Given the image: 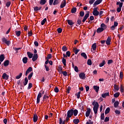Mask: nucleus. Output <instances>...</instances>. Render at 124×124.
Returning a JSON list of instances; mask_svg holds the SVG:
<instances>
[{
  "label": "nucleus",
  "mask_w": 124,
  "mask_h": 124,
  "mask_svg": "<svg viewBox=\"0 0 124 124\" xmlns=\"http://www.w3.org/2000/svg\"><path fill=\"white\" fill-rule=\"evenodd\" d=\"M80 94H81V92L80 91L78 93H76V95H77V98L78 99L80 98Z\"/></svg>",
  "instance_id": "obj_52"
},
{
  "label": "nucleus",
  "mask_w": 124,
  "mask_h": 124,
  "mask_svg": "<svg viewBox=\"0 0 124 124\" xmlns=\"http://www.w3.org/2000/svg\"><path fill=\"white\" fill-rule=\"evenodd\" d=\"M46 22H47V19L45 18L41 21V25H42V26H43V25H44V24H45Z\"/></svg>",
  "instance_id": "obj_31"
},
{
  "label": "nucleus",
  "mask_w": 124,
  "mask_h": 124,
  "mask_svg": "<svg viewBox=\"0 0 124 124\" xmlns=\"http://www.w3.org/2000/svg\"><path fill=\"white\" fill-rule=\"evenodd\" d=\"M87 12L88 13L86 14L85 16L83 17V19L82 20L83 23H85V22H86V20H87L90 16V12Z\"/></svg>",
  "instance_id": "obj_4"
},
{
  "label": "nucleus",
  "mask_w": 124,
  "mask_h": 124,
  "mask_svg": "<svg viewBox=\"0 0 124 124\" xmlns=\"http://www.w3.org/2000/svg\"><path fill=\"white\" fill-rule=\"evenodd\" d=\"M22 75H23V73H20V74L18 76H17L16 77V79H20V78H21V77H22Z\"/></svg>",
  "instance_id": "obj_47"
},
{
  "label": "nucleus",
  "mask_w": 124,
  "mask_h": 124,
  "mask_svg": "<svg viewBox=\"0 0 124 124\" xmlns=\"http://www.w3.org/2000/svg\"><path fill=\"white\" fill-rule=\"evenodd\" d=\"M23 63H27L28 62V57H25L22 59Z\"/></svg>",
  "instance_id": "obj_25"
},
{
  "label": "nucleus",
  "mask_w": 124,
  "mask_h": 124,
  "mask_svg": "<svg viewBox=\"0 0 124 124\" xmlns=\"http://www.w3.org/2000/svg\"><path fill=\"white\" fill-rule=\"evenodd\" d=\"M27 55L28 56V58H29V59H31V58H32V57L33 56V54L31 53L30 51L27 52Z\"/></svg>",
  "instance_id": "obj_21"
},
{
  "label": "nucleus",
  "mask_w": 124,
  "mask_h": 124,
  "mask_svg": "<svg viewBox=\"0 0 124 124\" xmlns=\"http://www.w3.org/2000/svg\"><path fill=\"white\" fill-rule=\"evenodd\" d=\"M79 15L80 17H84V16L85 15V12H84V11H80L79 13Z\"/></svg>",
  "instance_id": "obj_50"
},
{
  "label": "nucleus",
  "mask_w": 124,
  "mask_h": 124,
  "mask_svg": "<svg viewBox=\"0 0 124 124\" xmlns=\"http://www.w3.org/2000/svg\"><path fill=\"white\" fill-rule=\"evenodd\" d=\"M115 113L117 115H121V111H120V110H116L115 111Z\"/></svg>",
  "instance_id": "obj_56"
},
{
  "label": "nucleus",
  "mask_w": 124,
  "mask_h": 124,
  "mask_svg": "<svg viewBox=\"0 0 124 124\" xmlns=\"http://www.w3.org/2000/svg\"><path fill=\"white\" fill-rule=\"evenodd\" d=\"M99 107V104H98V103L96 102L94 105V107L93 108L98 109V108Z\"/></svg>",
  "instance_id": "obj_34"
},
{
  "label": "nucleus",
  "mask_w": 124,
  "mask_h": 124,
  "mask_svg": "<svg viewBox=\"0 0 124 124\" xmlns=\"http://www.w3.org/2000/svg\"><path fill=\"white\" fill-rule=\"evenodd\" d=\"M32 75H33V73H31L28 76V80H31V77H32Z\"/></svg>",
  "instance_id": "obj_42"
},
{
  "label": "nucleus",
  "mask_w": 124,
  "mask_h": 124,
  "mask_svg": "<svg viewBox=\"0 0 124 124\" xmlns=\"http://www.w3.org/2000/svg\"><path fill=\"white\" fill-rule=\"evenodd\" d=\"M73 115V109H71L68 110L67 113V116L72 117Z\"/></svg>",
  "instance_id": "obj_6"
},
{
  "label": "nucleus",
  "mask_w": 124,
  "mask_h": 124,
  "mask_svg": "<svg viewBox=\"0 0 124 124\" xmlns=\"http://www.w3.org/2000/svg\"><path fill=\"white\" fill-rule=\"evenodd\" d=\"M92 48L93 51H95L96 50V44L94 43L92 45Z\"/></svg>",
  "instance_id": "obj_30"
},
{
  "label": "nucleus",
  "mask_w": 124,
  "mask_h": 124,
  "mask_svg": "<svg viewBox=\"0 0 124 124\" xmlns=\"http://www.w3.org/2000/svg\"><path fill=\"white\" fill-rule=\"evenodd\" d=\"M73 123L75 124H78L80 123V120L78 119H75L73 120Z\"/></svg>",
  "instance_id": "obj_23"
},
{
  "label": "nucleus",
  "mask_w": 124,
  "mask_h": 124,
  "mask_svg": "<svg viewBox=\"0 0 124 124\" xmlns=\"http://www.w3.org/2000/svg\"><path fill=\"white\" fill-rule=\"evenodd\" d=\"M37 59H38V55L37 54H34L32 58V62H35Z\"/></svg>",
  "instance_id": "obj_11"
},
{
  "label": "nucleus",
  "mask_w": 124,
  "mask_h": 124,
  "mask_svg": "<svg viewBox=\"0 0 124 124\" xmlns=\"http://www.w3.org/2000/svg\"><path fill=\"white\" fill-rule=\"evenodd\" d=\"M49 98V96L47 95V94H45L43 97V101H45L46 99H48Z\"/></svg>",
  "instance_id": "obj_29"
},
{
  "label": "nucleus",
  "mask_w": 124,
  "mask_h": 124,
  "mask_svg": "<svg viewBox=\"0 0 124 124\" xmlns=\"http://www.w3.org/2000/svg\"><path fill=\"white\" fill-rule=\"evenodd\" d=\"M31 88H32V83H29L27 89H28V90H31Z\"/></svg>",
  "instance_id": "obj_46"
},
{
  "label": "nucleus",
  "mask_w": 124,
  "mask_h": 124,
  "mask_svg": "<svg viewBox=\"0 0 124 124\" xmlns=\"http://www.w3.org/2000/svg\"><path fill=\"white\" fill-rule=\"evenodd\" d=\"M29 82V79H28V78L26 77L24 79V81L23 82V86H27L28 84V82Z\"/></svg>",
  "instance_id": "obj_19"
},
{
  "label": "nucleus",
  "mask_w": 124,
  "mask_h": 124,
  "mask_svg": "<svg viewBox=\"0 0 124 124\" xmlns=\"http://www.w3.org/2000/svg\"><path fill=\"white\" fill-rule=\"evenodd\" d=\"M62 73L64 76H67V72L66 71H62Z\"/></svg>",
  "instance_id": "obj_58"
},
{
  "label": "nucleus",
  "mask_w": 124,
  "mask_h": 124,
  "mask_svg": "<svg viewBox=\"0 0 124 124\" xmlns=\"http://www.w3.org/2000/svg\"><path fill=\"white\" fill-rule=\"evenodd\" d=\"M93 89L96 92V93H98L99 91V86H97L96 85H94L93 86Z\"/></svg>",
  "instance_id": "obj_17"
},
{
  "label": "nucleus",
  "mask_w": 124,
  "mask_h": 124,
  "mask_svg": "<svg viewBox=\"0 0 124 124\" xmlns=\"http://www.w3.org/2000/svg\"><path fill=\"white\" fill-rule=\"evenodd\" d=\"M33 120L34 123H36L38 120V116L36 114L33 115Z\"/></svg>",
  "instance_id": "obj_14"
},
{
  "label": "nucleus",
  "mask_w": 124,
  "mask_h": 124,
  "mask_svg": "<svg viewBox=\"0 0 124 124\" xmlns=\"http://www.w3.org/2000/svg\"><path fill=\"white\" fill-rule=\"evenodd\" d=\"M2 78L4 80H8V78H9V76L7 75L6 73H3L2 76Z\"/></svg>",
  "instance_id": "obj_12"
},
{
  "label": "nucleus",
  "mask_w": 124,
  "mask_h": 124,
  "mask_svg": "<svg viewBox=\"0 0 124 124\" xmlns=\"http://www.w3.org/2000/svg\"><path fill=\"white\" fill-rule=\"evenodd\" d=\"M71 53L70 51H68L66 52V55L67 57H70Z\"/></svg>",
  "instance_id": "obj_61"
},
{
  "label": "nucleus",
  "mask_w": 124,
  "mask_h": 124,
  "mask_svg": "<svg viewBox=\"0 0 124 124\" xmlns=\"http://www.w3.org/2000/svg\"><path fill=\"white\" fill-rule=\"evenodd\" d=\"M123 4H124V3L123 2H121L120 1L117 2L116 3V5H119V7L118 8H117V12H121V10H122V7H123Z\"/></svg>",
  "instance_id": "obj_1"
},
{
  "label": "nucleus",
  "mask_w": 124,
  "mask_h": 124,
  "mask_svg": "<svg viewBox=\"0 0 124 124\" xmlns=\"http://www.w3.org/2000/svg\"><path fill=\"white\" fill-rule=\"evenodd\" d=\"M103 31H104L103 30V29L101 28V27H99L97 29V33H100L101 32H102Z\"/></svg>",
  "instance_id": "obj_26"
},
{
  "label": "nucleus",
  "mask_w": 124,
  "mask_h": 124,
  "mask_svg": "<svg viewBox=\"0 0 124 124\" xmlns=\"http://www.w3.org/2000/svg\"><path fill=\"white\" fill-rule=\"evenodd\" d=\"M67 47H66V46H63L62 47V50L63 52H66V51H67Z\"/></svg>",
  "instance_id": "obj_40"
},
{
  "label": "nucleus",
  "mask_w": 124,
  "mask_h": 124,
  "mask_svg": "<svg viewBox=\"0 0 124 124\" xmlns=\"http://www.w3.org/2000/svg\"><path fill=\"white\" fill-rule=\"evenodd\" d=\"M74 70L76 72H79V70H78V67L77 66L74 67Z\"/></svg>",
  "instance_id": "obj_60"
},
{
  "label": "nucleus",
  "mask_w": 124,
  "mask_h": 124,
  "mask_svg": "<svg viewBox=\"0 0 124 124\" xmlns=\"http://www.w3.org/2000/svg\"><path fill=\"white\" fill-rule=\"evenodd\" d=\"M67 23L70 26H72V25H74V22H73L72 20L70 19L67 20Z\"/></svg>",
  "instance_id": "obj_27"
},
{
  "label": "nucleus",
  "mask_w": 124,
  "mask_h": 124,
  "mask_svg": "<svg viewBox=\"0 0 124 124\" xmlns=\"http://www.w3.org/2000/svg\"><path fill=\"white\" fill-rule=\"evenodd\" d=\"M76 11H77V8L73 7L71 10V13H76Z\"/></svg>",
  "instance_id": "obj_32"
},
{
  "label": "nucleus",
  "mask_w": 124,
  "mask_h": 124,
  "mask_svg": "<svg viewBox=\"0 0 124 124\" xmlns=\"http://www.w3.org/2000/svg\"><path fill=\"white\" fill-rule=\"evenodd\" d=\"M50 59H52V54H48L47 57L46 58V60H50Z\"/></svg>",
  "instance_id": "obj_43"
},
{
  "label": "nucleus",
  "mask_w": 124,
  "mask_h": 124,
  "mask_svg": "<svg viewBox=\"0 0 124 124\" xmlns=\"http://www.w3.org/2000/svg\"><path fill=\"white\" fill-rule=\"evenodd\" d=\"M41 92H42V91H41L38 95H37V104H38V103H39V102H40V98H41V97H42V93H41Z\"/></svg>",
  "instance_id": "obj_3"
},
{
  "label": "nucleus",
  "mask_w": 124,
  "mask_h": 124,
  "mask_svg": "<svg viewBox=\"0 0 124 124\" xmlns=\"http://www.w3.org/2000/svg\"><path fill=\"white\" fill-rule=\"evenodd\" d=\"M16 36H20L21 35V31H15Z\"/></svg>",
  "instance_id": "obj_38"
},
{
  "label": "nucleus",
  "mask_w": 124,
  "mask_h": 124,
  "mask_svg": "<svg viewBox=\"0 0 124 124\" xmlns=\"http://www.w3.org/2000/svg\"><path fill=\"white\" fill-rule=\"evenodd\" d=\"M107 45H110L111 44V38L108 37L106 41Z\"/></svg>",
  "instance_id": "obj_20"
},
{
  "label": "nucleus",
  "mask_w": 124,
  "mask_h": 124,
  "mask_svg": "<svg viewBox=\"0 0 124 124\" xmlns=\"http://www.w3.org/2000/svg\"><path fill=\"white\" fill-rule=\"evenodd\" d=\"M120 92H121V93H124V86H123V84H121Z\"/></svg>",
  "instance_id": "obj_49"
},
{
  "label": "nucleus",
  "mask_w": 124,
  "mask_h": 124,
  "mask_svg": "<svg viewBox=\"0 0 124 124\" xmlns=\"http://www.w3.org/2000/svg\"><path fill=\"white\" fill-rule=\"evenodd\" d=\"M62 62L64 66H66V60L65 59H64V58H62Z\"/></svg>",
  "instance_id": "obj_28"
},
{
  "label": "nucleus",
  "mask_w": 124,
  "mask_h": 124,
  "mask_svg": "<svg viewBox=\"0 0 124 124\" xmlns=\"http://www.w3.org/2000/svg\"><path fill=\"white\" fill-rule=\"evenodd\" d=\"M72 109H73V114L75 117H76V116L78 115V110L76 109H74V108Z\"/></svg>",
  "instance_id": "obj_16"
},
{
  "label": "nucleus",
  "mask_w": 124,
  "mask_h": 124,
  "mask_svg": "<svg viewBox=\"0 0 124 124\" xmlns=\"http://www.w3.org/2000/svg\"><path fill=\"white\" fill-rule=\"evenodd\" d=\"M3 64L4 66H5V67L8 66V65H9V60H6L5 61H4Z\"/></svg>",
  "instance_id": "obj_22"
},
{
  "label": "nucleus",
  "mask_w": 124,
  "mask_h": 124,
  "mask_svg": "<svg viewBox=\"0 0 124 124\" xmlns=\"http://www.w3.org/2000/svg\"><path fill=\"white\" fill-rule=\"evenodd\" d=\"M5 59V57L4 56V54H1L0 55V65L1 64V62H2L3 61H4Z\"/></svg>",
  "instance_id": "obj_9"
},
{
  "label": "nucleus",
  "mask_w": 124,
  "mask_h": 124,
  "mask_svg": "<svg viewBox=\"0 0 124 124\" xmlns=\"http://www.w3.org/2000/svg\"><path fill=\"white\" fill-rule=\"evenodd\" d=\"M11 4V2L10 1L7 2L6 3V6H7V7H9Z\"/></svg>",
  "instance_id": "obj_59"
},
{
  "label": "nucleus",
  "mask_w": 124,
  "mask_h": 124,
  "mask_svg": "<svg viewBox=\"0 0 124 124\" xmlns=\"http://www.w3.org/2000/svg\"><path fill=\"white\" fill-rule=\"evenodd\" d=\"M81 57H83L84 59H87L88 57L87 56V54L85 53L82 52L81 53Z\"/></svg>",
  "instance_id": "obj_35"
},
{
  "label": "nucleus",
  "mask_w": 124,
  "mask_h": 124,
  "mask_svg": "<svg viewBox=\"0 0 124 124\" xmlns=\"http://www.w3.org/2000/svg\"><path fill=\"white\" fill-rule=\"evenodd\" d=\"M109 112H110V108H107L105 112V115H107Z\"/></svg>",
  "instance_id": "obj_39"
},
{
  "label": "nucleus",
  "mask_w": 124,
  "mask_h": 124,
  "mask_svg": "<svg viewBox=\"0 0 124 124\" xmlns=\"http://www.w3.org/2000/svg\"><path fill=\"white\" fill-rule=\"evenodd\" d=\"M113 60H109L108 61V64H111V63H113Z\"/></svg>",
  "instance_id": "obj_63"
},
{
  "label": "nucleus",
  "mask_w": 124,
  "mask_h": 124,
  "mask_svg": "<svg viewBox=\"0 0 124 124\" xmlns=\"http://www.w3.org/2000/svg\"><path fill=\"white\" fill-rule=\"evenodd\" d=\"M101 2H102V0H97L94 2V3L93 4V6L94 7H96L97 5H98V4H100Z\"/></svg>",
  "instance_id": "obj_7"
},
{
  "label": "nucleus",
  "mask_w": 124,
  "mask_h": 124,
  "mask_svg": "<svg viewBox=\"0 0 124 124\" xmlns=\"http://www.w3.org/2000/svg\"><path fill=\"white\" fill-rule=\"evenodd\" d=\"M87 64L88 65H92V60L91 59H88L87 61Z\"/></svg>",
  "instance_id": "obj_48"
},
{
  "label": "nucleus",
  "mask_w": 124,
  "mask_h": 124,
  "mask_svg": "<svg viewBox=\"0 0 124 124\" xmlns=\"http://www.w3.org/2000/svg\"><path fill=\"white\" fill-rule=\"evenodd\" d=\"M66 5V1L65 0H63V1L62 2L61 4L60 5L61 8H63Z\"/></svg>",
  "instance_id": "obj_10"
},
{
  "label": "nucleus",
  "mask_w": 124,
  "mask_h": 124,
  "mask_svg": "<svg viewBox=\"0 0 124 124\" xmlns=\"http://www.w3.org/2000/svg\"><path fill=\"white\" fill-rule=\"evenodd\" d=\"M104 119H105L104 113H102L101 115V120H104Z\"/></svg>",
  "instance_id": "obj_62"
},
{
  "label": "nucleus",
  "mask_w": 124,
  "mask_h": 124,
  "mask_svg": "<svg viewBox=\"0 0 124 124\" xmlns=\"http://www.w3.org/2000/svg\"><path fill=\"white\" fill-rule=\"evenodd\" d=\"M97 9H98V7H95L93 8V15L94 16H98L99 15V12L97 11Z\"/></svg>",
  "instance_id": "obj_2"
},
{
  "label": "nucleus",
  "mask_w": 124,
  "mask_h": 124,
  "mask_svg": "<svg viewBox=\"0 0 124 124\" xmlns=\"http://www.w3.org/2000/svg\"><path fill=\"white\" fill-rule=\"evenodd\" d=\"M104 64H105V60H103L102 62H101L99 64L100 67H102V66H104Z\"/></svg>",
  "instance_id": "obj_33"
},
{
  "label": "nucleus",
  "mask_w": 124,
  "mask_h": 124,
  "mask_svg": "<svg viewBox=\"0 0 124 124\" xmlns=\"http://www.w3.org/2000/svg\"><path fill=\"white\" fill-rule=\"evenodd\" d=\"M114 88L115 89V90L116 91H117L118 92V91H119V90H120V88H119V85H117L116 84H114Z\"/></svg>",
  "instance_id": "obj_41"
},
{
  "label": "nucleus",
  "mask_w": 124,
  "mask_h": 124,
  "mask_svg": "<svg viewBox=\"0 0 124 124\" xmlns=\"http://www.w3.org/2000/svg\"><path fill=\"white\" fill-rule=\"evenodd\" d=\"M79 77L80 79L85 80L86 79V74H85V73H81L79 74Z\"/></svg>",
  "instance_id": "obj_5"
},
{
  "label": "nucleus",
  "mask_w": 124,
  "mask_h": 124,
  "mask_svg": "<svg viewBox=\"0 0 124 124\" xmlns=\"http://www.w3.org/2000/svg\"><path fill=\"white\" fill-rule=\"evenodd\" d=\"M114 106L115 108H117L118 106H119V101H116L114 103Z\"/></svg>",
  "instance_id": "obj_44"
},
{
  "label": "nucleus",
  "mask_w": 124,
  "mask_h": 124,
  "mask_svg": "<svg viewBox=\"0 0 124 124\" xmlns=\"http://www.w3.org/2000/svg\"><path fill=\"white\" fill-rule=\"evenodd\" d=\"M102 97L103 98H106V96H110V94H109V92H107L105 93H103L101 95Z\"/></svg>",
  "instance_id": "obj_13"
},
{
  "label": "nucleus",
  "mask_w": 124,
  "mask_h": 124,
  "mask_svg": "<svg viewBox=\"0 0 124 124\" xmlns=\"http://www.w3.org/2000/svg\"><path fill=\"white\" fill-rule=\"evenodd\" d=\"M73 50L75 53V55H77L78 54V52H80V49H76L75 50V48H73Z\"/></svg>",
  "instance_id": "obj_51"
},
{
  "label": "nucleus",
  "mask_w": 124,
  "mask_h": 124,
  "mask_svg": "<svg viewBox=\"0 0 124 124\" xmlns=\"http://www.w3.org/2000/svg\"><path fill=\"white\" fill-rule=\"evenodd\" d=\"M71 90V87L70 86H68V88L66 89L67 93H70Z\"/></svg>",
  "instance_id": "obj_54"
},
{
  "label": "nucleus",
  "mask_w": 124,
  "mask_h": 124,
  "mask_svg": "<svg viewBox=\"0 0 124 124\" xmlns=\"http://www.w3.org/2000/svg\"><path fill=\"white\" fill-rule=\"evenodd\" d=\"M46 2L47 0H40V4H41V5H44V4H45V3H46Z\"/></svg>",
  "instance_id": "obj_24"
},
{
  "label": "nucleus",
  "mask_w": 124,
  "mask_h": 124,
  "mask_svg": "<svg viewBox=\"0 0 124 124\" xmlns=\"http://www.w3.org/2000/svg\"><path fill=\"white\" fill-rule=\"evenodd\" d=\"M59 3H60V2H59L58 0H54L53 4L54 5H57V4H59Z\"/></svg>",
  "instance_id": "obj_45"
},
{
  "label": "nucleus",
  "mask_w": 124,
  "mask_h": 124,
  "mask_svg": "<svg viewBox=\"0 0 124 124\" xmlns=\"http://www.w3.org/2000/svg\"><path fill=\"white\" fill-rule=\"evenodd\" d=\"M81 23H82V21L81 20V19H80L79 18H78L77 21V25L80 26V25H81Z\"/></svg>",
  "instance_id": "obj_37"
},
{
  "label": "nucleus",
  "mask_w": 124,
  "mask_h": 124,
  "mask_svg": "<svg viewBox=\"0 0 124 124\" xmlns=\"http://www.w3.org/2000/svg\"><path fill=\"white\" fill-rule=\"evenodd\" d=\"M93 110L94 111V114H97V110H98V108H93Z\"/></svg>",
  "instance_id": "obj_64"
},
{
  "label": "nucleus",
  "mask_w": 124,
  "mask_h": 124,
  "mask_svg": "<svg viewBox=\"0 0 124 124\" xmlns=\"http://www.w3.org/2000/svg\"><path fill=\"white\" fill-rule=\"evenodd\" d=\"M113 96H114V97H115L116 98L119 97V96H120V93L117 92V93H114V94H113Z\"/></svg>",
  "instance_id": "obj_36"
},
{
  "label": "nucleus",
  "mask_w": 124,
  "mask_h": 124,
  "mask_svg": "<svg viewBox=\"0 0 124 124\" xmlns=\"http://www.w3.org/2000/svg\"><path fill=\"white\" fill-rule=\"evenodd\" d=\"M31 71H32V68L31 67H29L26 71L25 75L28 76V74H29L30 72H31Z\"/></svg>",
  "instance_id": "obj_8"
},
{
  "label": "nucleus",
  "mask_w": 124,
  "mask_h": 124,
  "mask_svg": "<svg viewBox=\"0 0 124 124\" xmlns=\"http://www.w3.org/2000/svg\"><path fill=\"white\" fill-rule=\"evenodd\" d=\"M57 31L58 33H62V29L61 28H59L57 29Z\"/></svg>",
  "instance_id": "obj_53"
},
{
  "label": "nucleus",
  "mask_w": 124,
  "mask_h": 124,
  "mask_svg": "<svg viewBox=\"0 0 124 124\" xmlns=\"http://www.w3.org/2000/svg\"><path fill=\"white\" fill-rule=\"evenodd\" d=\"M86 112L85 113V116L86 117H89L90 116V114H91V108H88L87 109Z\"/></svg>",
  "instance_id": "obj_15"
},
{
  "label": "nucleus",
  "mask_w": 124,
  "mask_h": 124,
  "mask_svg": "<svg viewBox=\"0 0 124 124\" xmlns=\"http://www.w3.org/2000/svg\"><path fill=\"white\" fill-rule=\"evenodd\" d=\"M100 28L101 29H103V31L106 30V29H107V26L106 25H105V24L104 23H102L100 25Z\"/></svg>",
  "instance_id": "obj_18"
},
{
  "label": "nucleus",
  "mask_w": 124,
  "mask_h": 124,
  "mask_svg": "<svg viewBox=\"0 0 124 124\" xmlns=\"http://www.w3.org/2000/svg\"><path fill=\"white\" fill-rule=\"evenodd\" d=\"M7 41V39L5 38V37H4L2 38V42H4V43H6Z\"/></svg>",
  "instance_id": "obj_57"
},
{
  "label": "nucleus",
  "mask_w": 124,
  "mask_h": 124,
  "mask_svg": "<svg viewBox=\"0 0 124 124\" xmlns=\"http://www.w3.org/2000/svg\"><path fill=\"white\" fill-rule=\"evenodd\" d=\"M33 9H34V11H35V12L39 11V7L37 6L34 7Z\"/></svg>",
  "instance_id": "obj_55"
}]
</instances>
